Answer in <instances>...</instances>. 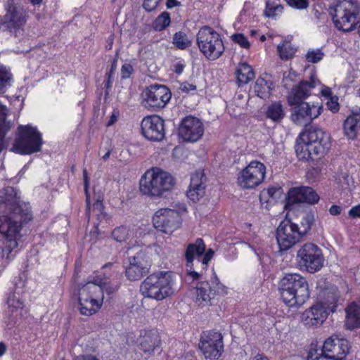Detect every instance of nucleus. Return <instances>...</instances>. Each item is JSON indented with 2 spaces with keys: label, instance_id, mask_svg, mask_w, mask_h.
<instances>
[{
  "label": "nucleus",
  "instance_id": "17",
  "mask_svg": "<svg viewBox=\"0 0 360 360\" xmlns=\"http://www.w3.org/2000/svg\"><path fill=\"white\" fill-rule=\"evenodd\" d=\"M214 256V251L208 249L206 251V245L202 238H197L195 242L190 243L186 245L184 257L186 260V266H193L194 259L201 263L205 270L211 259Z\"/></svg>",
  "mask_w": 360,
  "mask_h": 360
},
{
  "label": "nucleus",
  "instance_id": "58",
  "mask_svg": "<svg viewBox=\"0 0 360 360\" xmlns=\"http://www.w3.org/2000/svg\"><path fill=\"white\" fill-rule=\"evenodd\" d=\"M342 208L336 205H332L329 209V212L331 215L336 216L340 214Z\"/></svg>",
  "mask_w": 360,
  "mask_h": 360
},
{
  "label": "nucleus",
  "instance_id": "6",
  "mask_svg": "<svg viewBox=\"0 0 360 360\" xmlns=\"http://www.w3.org/2000/svg\"><path fill=\"white\" fill-rule=\"evenodd\" d=\"M329 13L338 30L349 32L356 25V19L360 15V6L355 0H340L330 7Z\"/></svg>",
  "mask_w": 360,
  "mask_h": 360
},
{
  "label": "nucleus",
  "instance_id": "25",
  "mask_svg": "<svg viewBox=\"0 0 360 360\" xmlns=\"http://www.w3.org/2000/svg\"><path fill=\"white\" fill-rule=\"evenodd\" d=\"M349 349L347 340L331 336L324 342L321 352L330 359L342 360L349 353Z\"/></svg>",
  "mask_w": 360,
  "mask_h": 360
},
{
  "label": "nucleus",
  "instance_id": "49",
  "mask_svg": "<svg viewBox=\"0 0 360 360\" xmlns=\"http://www.w3.org/2000/svg\"><path fill=\"white\" fill-rule=\"evenodd\" d=\"M83 177H84V192L86 194V212L87 213L90 211V199H89V180L88 177V173L86 169L83 170Z\"/></svg>",
  "mask_w": 360,
  "mask_h": 360
},
{
  "label": "nucleus",
  "instance_id": "29",
  "mask_svg": "<svg viewBox=\"0 0 360 360\" xmlns=\"http://www.w3.org/2000/svg\"><path fill=\"white\" fill-rule=\"evenodd\" d=\"M345 135L350 139H354L360 131V112L352 113L344 122Z\"/></svg>",
  "mask_w": 360,
  "mask_h": 360
},
{
  "label": "nucleus",
  "instance_id": "55",
  "mask_svg": "<svg viewBox=\"0 0 360 360\" xmlns=\"http://www.w3.org/2000/svg\"><path fill=\"white\" fill-rule=\"evenodd\" d=\"M185 66H186V65L184 63L179 61V62L174 63L172 65V70L175 73L179 75V74L182 73V72L184 70Z\"/></svg>",
  "mask_w": 360,
  "mask_h": 360
},
{
  "label": "nucleus",
  "instance_id": "56",
  "mask_svg": "<svg viewBox=\"0 0 360 360\" xmlns=\"http://www.w3.org/2000/svg\"><path fill=\"white\" fill-rule=\"evenodd\" d=\"M348 214L351 218H360V205L352 207Z\"/></svg>",
  "mask_w": 360,
  "mask_h": 360
},
{
  "label": "nucleus",
  "instance_id": "2",
  "mask_svg": "<svg viewBox=\"0 0 360 360\" xmlns=\"http://www.w3.org/2000/svg\"><path fill=\"white\" fill-rule=\"evenodd\" d=\"M279 289L282 300L289 307L302 306L310 296L307 279L299 274H286Z\"/></svg>",
  "mask_w": 360,
  "mask_h": 360
},
{
  "label": "nucleus",
  "instance_id": "62",
  "mask_svg": "<svg viewBox=\"0 0 360 360\" xmlns=\"http://www.w3.org/2000/svg\"><path fill=\"white\" fill-rule=\"evenodd\" d=\"M116 67H117V61H116V60H115L113 61V63H112L110 70V72L108 73V82H110V77H112V75L115 72Z\"/></svg>",
  "mask_w": 360,
  "mask_h": 360
},
{
  "label": "nucleus",
  "instance_id": "4",
  "mask_svg": "<svg viewBox=\"0 0 360 360\" xmlns=\"http://www.w3.org/2000/svg\"><path fill=\"white\" fill-rule=\"evenodd\" d=\"M5 13L0 19V27L10 36L22 39L25 35L28 13L18 0H6Z\"/></svg>",
  "mask_w": 360,
  "mask_h": 360
},
{
  "label": "nucleus",
  "instance_id": "1",
  "mask_svg": "<svg viewBox=\"0 0 360 360\" xmlns=\"http://www.w3.org/2000/svg\"><path fill=\"white\" fill-rule=\"evenodd\" d=\"M0 233L8 240H16L22 224L32 218L29 204L20 203L13 187L0 191Z\"/></svg>",
  "mask_w": 360,
  "mask_h": 360
},
{
  "label": "nucleus",
  "instance_id": "36",
  "mask_svg": "<svg viewBox=\"0 0 360 360\" xmlns=\"http://www.w3.org/2000/svg\"><path fill=\"white\" fill-rule=\"evenodd\" d=\"M172 44L180 50H185L192 44V39L184 32H176L172 38Z\"/></svg>",
  "mask_w": 360,
  "mask_h": 360
},
{
  "label": "nucleus",
  "instance_id": "51",
  "mask_svg": "<svg viewBox=\"0 0 360 360\" xmlns=\"http://www.w3.org/2000/svg\"><path fill=\"white\" fill-rule=\"evenodd\" d=\"M307 360H333L330 358L326 356V355L322 354L321 352L320 354L318 353V350L316 349L314 351L310 350L309 352V355L307 357Z\"/></svg>",
  "mask_w": 360,
  "mask_h": 360
},
{
  "label": "nucleus",
  "instance_id": "21",
  "mask_svg": "<svg viewBox=\"0 0 360 360\" xmlns=\"http://www.w3.org/2000/svg\"><path fill=\"white\" fill-rule=\"evenodd\" d=\"M141 134L148 140L160 141L165 136V121L158 115L145 117L141 123Z\"/></svg>",
  "mask_w": 360,
  "mask_h": 360
},
{
  "label": "nucleus",
  "instance_id": "9",
  "mask_svg": "<svg viewBox=\"0 0 360 360\" xmlns=\"http://www.w3.org/2000/svg\"><path fill=\"white\" fill-rule=\"evenodd\" d=\"M196 41L200 51L209 60L218 59L224 51L220 35L209 26H204L199 30Z\"/></svg>",
  "mask_w": 360,
  "mask_h": 360
},
{
  "label": "nucleus",
  "instance_id": "61",
  "mask_svg": "<svg viewBox=\"0 0 360 360\" xmlns=\"http://www.w3.org/2000/svg\"><path fill=\"white\" fill-rule=\"evenodd\" d=\"M166 5L167 8H172L173 7L180 6V2L176 0H167Z\"/></svg>",
  "mask_w": 360,
  "mask_h": 360
},
{
  "label": "nucleus",
  "instance_id": "23",
  "mask_svg": "<svg viewBox=\"0 0 360 360\" xmlns=\"http://www.w3.org/2000/svg\"><path fill=\"white\" fill-rule=\"evenodd\" d=\"M144 95L146 105L154 110L164 108L171 98L169 89L160 84H153L147 87Z\"/></svg>",
  "mask_w": 360,
  "mask_h": 360
},
{
  "label": "nucleus",
  "instance_id": "53",
  "mask_svg": "<svg viewBox=\"0 0 360 360\" xmlns=\"http://www.w3.org/2000/svg\"><path fill=\"white\" fill-rule=\"evenodd\" d=\"M161 0H144L143 6L147 11H151L156 8Z\"/></svg>",
  "mask_w": 360,
  "mask_h": 360
},
{
  "label": "nucleus",
  "instance_id": "37",
  "mask_svg": "<svg viewBox=\"0 0 360 360\" xmlns=\"http://www.w3.org/2000/svg\"><path fill=\"white\" fill-rule=\"evenodd\" d=\"M17 241L14 239L0 238V258H10L12 250L17 247Z\"/></svg>",
  "mask_w": 360,
  "mask_h": 360
},
{
  "label": "nucleus",
  "instance_id": "60",
  "mask_svg": "<svg viewBox=\"0 0 360 360\" xmlns=\"http://www.w3.org/2000/svg\"><path fill=\"white\" fill-rule=\"evenodd\" d=\"M103 209L102 200L97 199L94 204V210H97L98 212H101Z\"/></svg>",
  "mask_w": 360,
  "mask_h": 360
},
{
  "label": "nucleus",
  "instance_id": "5",
  "mask_svg": "<svg viewBox=\"0 0 360 360\" xmlns=\"http://www.w3.org/2000/svg\"><path fill=\"white\" fill-rule=\"evenodd\" d=\"M171 272L159 271L145 278L140 285V292L145 297L160 301L174 292Z\"/></svg>",
  "mask_w": 360,
  "mask_h": 360
},
{
  "label": "nucleus",
  "instance_id": "22",
  "mask_svg": "<svg viewBox=\"0 0 360 360\" xmlns=\"http://www.w3.org/2000/svg\"><path fill=\"white\" fill-rule=\"evenodd\" d=\"M319 195L311 187H293L288 192L285 207L291 209L294 205L299 203L315 205L319 201Z\"/></svg>",
  "mask_w": 360,
  "mask_h": 360
},
{
  "label": "nucleus",
  "instance_id": "18",
  "mask_svg": "<svg viewBox=\"0 0 360 360\" xmlns=\"http://www.w3.org/2000/svg\"><path fill=\"white\" fill-rule=\"evenodd\" d=\"M292 106L290 119L295 124L302 127L311 124L321 115L322 110V107L314 103H301Z\"/></svg>",
  "mask_w": 360,
  "mask_h": 360
},
{
  "label": "nucleus",
  "instance_id": "11",
  "mask_svg": "<svg viewBox=\"0 0 360 360\" xmlns=\"http://www.w3.org/2000/svg\"><path fill=\"white\" fill-rule=\"evenodd\" d=\"M337 298L333 294L328 295V299L321 301L306 309L302 314V321L307 326H317L323 323L330 312H334L337 307Z\"/></svg>",
  "mask_w": 360,
  "mask_h": 360
},
{
  "label": "nucleus",
  "instance_id": "46",
  "mask_svg": "<svg viewBox=\"0 0 360 360\" xmlns=\"http://www.w3.org/2000/svg\"><path fill=\"white\" fill-rule=\"evenodd\" d=\"M231 38L234 43L238 44L240 47L243 49H248L250 46V42L243 34H234L231 37Z\"/></svg>",
  "mask_w": 360,
  "mask_h": 360
},
{
  "label": "nucleus",
  "instance_id": "30",
  "mask_svg": "<svg viewBox=\"0 0 360 360\" xmlns=\"http://www.w3.org/2000/svg\"><path fill=\"white\" fill-rule=\"evenodd\" d=\"M345 326L348 329L360 327V305L351 302L345 308Z\"/></svg>",
  "mask_w": 360,
  "mask_h": 360
},
{
  "label": "nucleus",
  "instance_id": "12",
  "mask_svg": "<svg viewBox=\"0 0 360 360\" xmlns=\"http://www.w3.org/2000/svg\"><path fill=\"white\" fill-rule=\"evenodd\" d=\"M299 265L307 272L314 274L323 266L324 257L320 248L311 243L302 245L297 252Z\"/></svg>",
  "mask_w": 360,
  "mask_h": 360
},
{
  "label": "nucleus",
  "instance_id": "63",
  "mask_svg": "<svg viewBox=\"0 0 360 360\" xmlns=\"http://www.w3.org/2000/svg\"><path fill=\"white\" fill-rule=\"evenodd\" d=\"M116 120H117V117L114 114H112L110 118V120L108 122L107 125L108 126L112 125L116 122Z\"/></svg>",
  "mask_w": 360,
  "mask_h": 360
},
{
  "label": "nucleus",
  "instance_id": "48",
  "mask_svg": "<svg viewBox=\"0 0 360 360\" xmlns=\"http://www.w3.org/2000/svg\"><path fill=\"white\" fill-rule=\"evenodd\" d=\"M288 6L296 9H305L309 6L308 0H285Z\"/></svg>",
  "mask_w": 360,
  "mask_h": 360
},
{
  "label": "nucleus",
  "instance_id": "16",
  "mask_svg": "<svg viewBox=\"0 0 360 360\" xmlns=\"http://www.w3.org/2000/svg\"><path fill=\"white\" fill-rule=\"evenodd\" d=\"M302 237L298 225L290 220L281 221L276 230V240L281 251L288 250Z\"/></svg>",
  "mask_w": 360,
  "mask_h": 360
},
{
  "label": "nucleus",
  "instance_id": "24",
  "mask_svg": "<svg viewBox=\"0 0 360 360\" xmlns=\"http://www.w3.org/2000/svg\"><path fill=\"white\" fill-rule=\"evenodd\" d=\"M204 133L202 123L199 119L193 116L184 117L179 128V134L184 141L195 142Z\"/></svg>",
  "mask_w": 360,
  "mask_h": 360
},
{
  "label": "nucleus",
  "instance_id": "57",
  "mask_svg": "<svg viewBox=\"0 0 360 360\" xmlns=\"http://www.w3.org/2000/svg\"><path fill=\"white\" fill-rule=\"evenodd\" d=\"M328 108L333 112H336L339 110V104L336 101L331 100L327 103Z\"/></svg>",
  "mask_w": 360,
  "mask_h": 360
},
{
  "label": "nucleus",
  "instance_id": "44",
  "mask_svg": "<svg viewBox=\"0 0 360 360\" xmlns=\"http://www.w3.org/2000/svg\"><path fill=\"white\" fill-rule=\"evenodd\" d=\"M112 236L117 242H124L129 237V230L125 226H118L112 231Z\"/></svg>",
  "mask_w": 360,
  "mask_h": 360
},
{
  "label": "nucleus",
  "instance_id": "3",
  "mask_svg": "<svg viewBox=\"0 0 360 360\" xmlns=\"http://www.w3.org/2000/svg\"><path fill=\"white\" fill-rule=\"evenodd\" d=\"M174 184V179L169 173L155 167L141 176L139 188L143 195L157 199L169 193Z\"/></svg>",
  "mask_w": 360,
  "mask_h": 360
},
{
  "label": "nucleus",
  "instance_id": "41",
  "mask_svg": "<svg viewBox=\"0 0 360 360\" xmlns=\"http://www.w3.org/2000/svg\"><path fill=\"white\" fill-rule=\"evenodd\" d=\"M171 19L169 13L167 12L162 13L153 22V28L156 31H162L168 27L170 24Z\"/></svg>",
  "mask_w": 360,
  "mask_h": 360
},
{
  "label": "nucleus",
  "instance_id": "43",
  "mask_svg": "<svg viewBox=\"0 0 360 360\" xmlns=\"http://www.w3.org/2000/svg\"><path fill=\"white\" fill-rule=\"evenodd\" d=\"M7 303L12 312L15 310L22 309L23 307V302L20 297L19 292H13L12 295H10L8 297Z\"/></svg>",
  "mask_w": 360,
  "mask_h": 360
},
{
  "label": "nucleus",
  "instance_id": "34",
  "mask_svg": "<svg viewBox=\"0 0 360 360\" xmlns=\"http://www.w3.org/2000/svg\"><path fill=\"white\" fill-rule=\"evenodd\" d=\"M13 83V76L10 68L0 64V96L5 94Z\"/></svg>",
  "mask_w": 360,
  "mask_h": 360
},
{
  "label": "nucleus",
  "instance_id": "35",
  "mask_svg": "<svg viewBox=\"0 0 360 360\" xmlns=\"http://www.w3.org/2000/svg\"><path fill=\"white\" fill-rule=\"evenodd\" d=\"M271 82H268L264 79L259 77L255 82L254 91L257 96L266 99L271 95Z\"/></svg>",
  "mask_w": 360,
  "mask_h": 360
},
{
  "label": "nucleus",
  "instance_id": "40",
  "mask_svg": "<svg viewBox=\"0 0 360 360\" xmlns=\"http://www.w3.org/2000/svg\"><path fill=\"white\" fill-rule=\"evenodd\" d=\"M282 194V189L280 187H271L264 190L260 194V200L270 202L271 200L278 198Z\"/></svg>",
  "mask_w": 360,
  "mask_h": 360
},
{
  "label": "nucleus",
  "instance_id": "27",
  "mask_svg": "<svg viewBox=\"0 0 360 360\" xmlns=\"http://www.w3.org/2000/svg\"><path fill=\"white\" fill-rule=\"evenodd\" d=\"M138 342L141 350L146 354H151L160 347V338L158 332L155 330L143 331Z\"/></svg>",
  "mask_w": 360,
  "mask_h": 360
},
{
  "label": "nucleus",
  "instance_id": "19",
  "mask_svg": "<svg viewBox=\"0 0 360 360\" xmlns=\"http://www.w3.org/2000/svg\"><path fill=\"white\" fill-rule=\"evenodd\" d=\"M199 348L206 359H218L224 349L221 334L214 331L203 333L200 338Z\"/></svg>",
  "mask_w": 360,
  "mask_h": 360
},
{
  "label": "nucleus",
  "instance_id": "64",
  "mask_svg": "<svg viewBox=\"0 0 360 360\" xmlns=\"http://www.w3.org/2000/svg\"><path fill=\"white\" fill-rule=\"evenodd\" d=\"M252 360H269L267 357L264 356L263 354H257Z\"/></svg>",
  "mask_w": 360,
  "mask_h": 360
},
{
  "label": "nucleus",
  "instance_id": "33",
  "mask_svg": "<svg viewBox=\"0 0 360 360\" xmlns=\"http://www.w3.org/2000/svg\"><path fill=\"white\" fill-rule=\"evenodd\" d=\"M117 274L113 272L112 274L106 275L105 272L103 276H98L95 279L96 283L103 288V292L105 291L108 294H112L117 290L119 285L117 283H112L110 278L112 276H116Z\"/></svg>",
  "mask_w": 360,
  "mask_h": 360
},
{
  "label": "nucleus",
  "instance_id": "8",
  "mask_svg": "<svg viewBox=\"0 0 360 360\" xmlns=\"http://www.w3.org/2000/svg\"><path fill=\"white\" fill-rule=\"evenodd\" d=\"M43 143L41 134L30 125H20L11 150L20 155H30L41 150Z\"/></svg>",
  "mask_w": 360,
  "mask_h": 360
},
{
  "label": "nucleus",
  "instance_id": "20",
  "mask_svg": "<svg viewBox=\"0 0 360 360\" xmlns=\"http://www.w3.org/2000/svg\"><path fill=\"white\" fill-rule=\"evenodd\" d=\"M154 227L165 233L171 234L180 226V215L171 209H160L153 217Z\"/></svg>",
  "mask_w": 360,
  "mask_h": 360
},
{
  "label": "nucleus",
  "instance_id": "15",
  "mask_svg": "<svg viewBox=\"0 0 360 360\" xmlns=\"http://www.w3.org/2000/svg\"><path fill=\"white\" fill-rule=\"evenodd\" d=\"M151 264L149 252L146 250H140L134 256L129 257L125 275L131 281L140 280L149 272Z\"/></svg>",
  "mask_w": 360,
  "mask_h": 360
},
{
  "label": "nucleus",
  "instance_id": "10",
  "mask_svg": "<svg viewBox=\"0 0 360 360\" xmlns=\"http://www.w3.org/2000/svg\"><path fill=\"white\" fill-rule=\"evenodd\" d=\"M301 139L304 141L305 150L303 155L297 153L300 159L313 158L312 155H322L330 146V136L323 130L319 128L311 127L307 131L301 134Z\"/></svg>",
  "mask_w": 360,
  "mask_h": 360
},
{
  "label": "nucleus",
  "instance_id": "32",
  "mask_svg": "<svg viewBox=\"0 0 360 360\" xmlns=\"http://www.w3.org/2000/svg\"><path fill=\"white\" fill-rule=\"evenodd\" d=\"M237 81L239 85L246 84L255 78L252 68L247 63L239 64L236 70Z\"/></svg>",
  "mask_w": 360,
  "mask_h": 360
},
{
  "label": "nucleus",
  "instance_id": "26",
  "mask_svg": "<svg viewBox=\"0 0 360 360\" xmlns=\"http://www.w3.org/2000/svg\"><path fill=\"white\" fill-rule=\"evenodd\" d=\"M319 83L314 75L310 77V81H302L300 84L294 86L289 93L287 101L290 106L305 103L311 94V89L316 87Z\"/></svg>",
  "mask_w": 360,
  "mask_h": 360
},
{
  "label": "nucleus",
  "instance_id": "54",
  "mask_svg": "<svg viewBox=\"0 0 360 360\" xmlns=\"http://www.w3.org/2000/svg\"><path fill=\"white\" fill-rule=\"evenodd\" d=\"M179 89L184 93H188L191 91H195L196 86L188 82H183L180 84Z\"/></svg>",
  "mask_w": 360,
  "mask_h": 360
},
{
  "label": "nucleus",
  "instance_id": "13",
  "mask_svg": "<svg viewBox=\"0 0 360 360\" xmlns=\"http://www.w3.org/2000/svg\"><path fill=\"white\" fill-rule=\"evenodd\" d=\"M227 293V289L221 283L215 273L210 282L198 283L196 286L195 302L202 306L211 305L212 300Z\"/></svg>",
  "mask_w": 360,
  "mask_h": 360
},
{
  "label": "nucleus",
  "instance_id": "59",
  "mask_svg": "<svg viewBox=\"0 0 360 360\" xmlns=\"http://www.w3.org/2000/svg\"><path fill=\"white\" fill-rule=\"evenodd\" d=\"M73 360H98L96 356L89 354V355H79L75 356Z\"/></svg>",
  "mask_w": 360,
  "mask_h": 360
},
{
  "label": "nucleus",
  "instance_id": "38",
  "mask_svg": "<svg viewBox=\"0 0 360 360\" xmlns=\"http://www.w3.org/2000/svg\"><path fill=\"white\" fill-rule=\"evenodd\" d=\"M283 6L278 0H267L266 2L265 15L269 18L274 17L283 12Z\"/></svg>",
  "mask_w": 360,
  "mask_h": 360
},
{
  "label": "nucleus",
  "instance_id": "52",
  "mask_svg": "<svg viewBox=\"0 0 360 360\" xmlns=\"http://www.w3.org/2000/svg\"><path fill=\"white\" fill-rule=\"evenodd\" d=\"M133 72V67L128 63H125L121 68V77L122 79L129 78Z\"/></svg>",
  "mask_w": 360,
  "mask_h": 360
},
{
  "label": "nucleus",
  "instance_id": "45",
  "mask_svg": "<svg viewBox=\"0 0 360 360\" xmlns=\"http://www.w3.org/2000/svg\"><path fill=\"white\" fill-rule=\"evenodd\" d=\"M323 53L319 49H311L307 53L306 59L309 63H316L323 58Z\"/></svg>",
  "mask_w": 360,
  "mask_h": 360
},
{
  "label": "nucleus",
  "instance_id": "7",
  "mask_svg": "<svg viewBox=\"0 0 360 360\" xmlns=\"http://www.w3.org/2000/svg\"><path fill=\"white\" fill-rule=\"evenodd\" d=\"M104 300L103 288L95 279L87 282L78 290L79 310L81 314L91 316L102 307Z\"/></svg>",
  "mask_w": 360,
  "mask_h": 360
},
{
  "label": "nucleus",
  "instance_id": "39",
  "mask_svg": "<svg viewBox=\"0 0 360 360\" xmlns=\"http://www.w3.org/2000/svg\"><path fill=\"white\" fill-rule=\"evenodd\" d=\"M314 221V214L312 212H305L301 220V226L299 227V231L301 232L302 236H305L310 231L311 226Z\"/></svg>",
  "mask_w": 360,
  "mask_h": 360
},
{
  "label": "nucleus",
  "instance_id": "42",
  "mask_svg": "<svg viewBox=\"0 0 360 360\" xmlns=\"http://www.w3.org/2000/svg\"><path fill=\"white\" fill-rule=\"evenodd\" d=\"M277 51L282 60L289 59L295 53V49L289 42H283L281 44H278L277 46Z\"/></svg>",
  "mask_w": 360,
  "mask_h": 360
},
{
  "label": "nucleus",
  "instance_id": "47",
  "mask_svg": "<svg viewBox=\"0 0 360 360\" xmlns=\"http://www.w3.org/2000/svg\"><path fill=\"white\" fill-rule=\"evenodd\" d=\"M337 183L342 189L349 188L350 177L347 172H340L336 176Z\"/></svg>",
  "mask_w": 360,
  "mask_h": 360
},
{
  "label": "nucleus",
  "instance_id": "50",
  "mask_svg": "<svg viewBox=\"0 0 360 360\" xmlns=\"http://www.w3.org/2000/svg\"><path fill=\"white\" fill-rule=\"evenodd\" d=\"M187 270V275L193 280V281H198L202 277V270L200 271H197L193 269V266H186Z\"/></svg>",
  "mask_w": 360,
  "mask_h": 360
},
{
  "label": "nucleus",
  "instance_id": "14",
  "mask_svg": "<svg viewBox=\"0 0 360 360\" xmlns=\"http://www.w3.org/2000/svg\"><path fill=\"white\" fill-rule=\"evenodd\" d=\"M265 165L259 161H252L238 174L237 184L242 189H253L264 180Z\"/></svg>",
  "mask_w": 360,
  "mask_h": 360
},
{
  "label": "nucleus",
  "instance_id": "31",
  "mask_svg": "<svg viewBox=\"0 0 360 360\" xmlns=\"http://www.w3.org/2000/svg\"><path fill=\"white\" fill-rule=\"evenodd\" d=\"M265 116L276 123L281 122L285 115L284 108L281 101H274L266 106Z\"/></svg>",
  "mask_w": 360,
  "mask_h": 360
},
{
  "label": "nucleus",
  "instance_id": "28",
  "mask_svg": "<svg viewBox=\"0 0 360 360\" xmlns=\"http://www.w3.org/2000/svg\"><path fill=\"white\" fill-rule=\"evenodd\" d=\"M204 175L201 172H196L191 177V182L187 191L188 198L193 201H198L205 193Z\"/></svg>",
  "mask_w": 360,
  "mask_h": 360
}]
</instances>
